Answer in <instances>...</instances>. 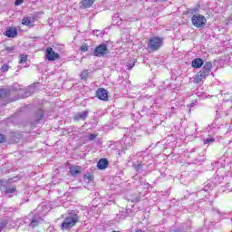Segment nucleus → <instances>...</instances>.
Returning a JSON list of instances; mask_svg holds the SVG:
<instances>
[{"label": "nucleus", "mask_w": 232, "mask_h": 232, "mask_svg": "<svg viewBox=\"0 0 232 232\" xmlns=\"http://www.w3.org/2000/svg\"><path fill=\"white\" fill-rule=\"evenodd\" d=\"M79 222V215L75 211L72 210L69 215L63 219L61 225V230L66 231V229H72L75 224Z\"/></svg>", "instance_id": "obj_1"}, {"label": "nucleus", "mask_w": 232, "mask_h": 232, "mask_svg": "<svg viewBox=\"0 0 232 232\" xmlns=\"http://www.w3.org/2000/svg\"><path fill=\"white\" fill-rule=\"evenodd\" d=\"M211 70H213V63L206 62L203 63V68L199 71L196 77L194 78V82L198 84V82H202L206 77H209V73H211Z\"/></svg>", "instance_id": "obj_2"}, {"label": "nucleus", "mask_w": 232, "mask_h": 232, "mask_svg": "<svg viewBox=\"0 0 232 232\" xmlns=\"http://www.w3.org/2000/svg\"><path fill=\"white\" fill-rule=\"evenodd\" d=\"M162 44H164V40L159 36H153L150 38L147 44V50L150 53L159 52L160 48H162Z\"/></svg>", "instance_id": "obj_3"}, {"label": "nucleus", "mask_w": 232, "mask_h": 232, "mask_svg": "<svg viewBox=\"0 0 232 232\" xmlns=\"http://www.w3.org/2000/svg\"><path fill=\"white\" fill-rule=\"evenodd\" d=\"M191 23L196 28H204L206 26V23H208V20L206 19V16L198 14L192 15Z\"/></svg>", "instance_id": "obj_4"}, {"label": "nucleus", "mask_w": 232, "mask_h": 232, "mask_svg": "<svg viewBox=\"0 0 232 232\" xmlns=\"http://www.w3.org/2000/svg\"><path fill=\"white\" fill-rule=\"evenodd\" d=\"M110 53V50L108 49V45L105 44H101L96 46L93 50L94 57H104Z\"/></svg>", "instance_id": "obj_5"}, {"label": "nucleus", "mask_w": 232, "mask_h": 232, "mask_svg": "<svg viewBox=\"0 0 232 232\" xmlns=\"http://www.w3.org/2000/svg\"><path fill=\"white\" fill-rule=\"evenodd\" d=\"M42 222H44V219H43L41 214H37V210H34L29 224V227H37V226H39Z\"/></svg>", "instance_id": "obj_6"}, {"label": "nucleus", "mask_w": 232, "mask_h": 232, "mask_svg": "<svg viewBox=\"0 0 232 232\" xmlns=\"http://www.w3.org/2000/svg\"><path fill=\"white\" fill-rule=\"evenodd\" d=\"M43 117H44V111L38 109L33 115V121H31L32 126L39 124L40 121L43 120Z\"/></svg>", "instance_id": "obj_7"}, {"label": "nucleus", "mask_w": 232, "mask_h": 232, "mask_svg": "<svg viewBox=\"0 0 232 232\" xmlns=\"http://www.w3.org/2000/svg\"><path fill=\"white\" fill-rule=\"evenodd\" d=\"M45 57L47 61H57L59 59V53L53 52L52 47H48L45 51Z\"/></svg>", "instance_id": "obj_8"}, {"label": "nucleus", "mask_w": 232, "mask_h": 232, "mask_svg": "<svg viewBox=\"0 0 232 232\" xmlns=\"http://www.w3.org/2000/svg\"><path fill=\"white\" fill-rule=\"evenodd\" d=\"M82 173V167L77 165H72L69 168V174L71 177H79Z\"/></svg>", "instance_id": "obj_9"}, {"label": "nucleus", "mask_w": 232, "mask_h": 232, "mask_svg": "<svg viewBox=\"0 0 232 232\" xmlns=\"http://www.w3.org/2000/svg\"><path fill=\"white\" fill-rule=\"evenodd\" d=\"M4 35H5V37H9V39H15V37H17V28L8 26L4 33Z\"/></svg>", "instance_id": "obj_10"}, {"label": "nucleus", "mask_w": 232, "mask_h": 232, "mask_svg": "<svg viewBox=\"0 0 232 232\" xmlns=\"http://www.w3.org/2000/svg\"><path fill=\"white\" fill-rule=\"evenodd\" d=\"M96 97L100 101H108V91L104 88H99L96 91Z\"/></svg>", "instance_id": "obj_11"}, {"label": "nucleus", "mask_w": 232, "mask_h": 232, "mask_svg": "<svg viewBox=\"0 0 232 232\" xmlns=\"http://www.w3.org/2000/svg\"><path fill=\"white\" fill-rule=\"evenodd\" d=\"M109 161L106 158H102L97 163L98 169H106L108 168Z\"/></svg>", "instance_id": "obj_12"}, {"label": "nucleus", "mask_w": 232, "mask_h": 232, "mask_svg": "<svg viewBox=\"0 0 232 232\" xmlns=\"http://www.w3.org/2000/svg\"><path fill=\"white\" fill-rule=\"evenodd\" d=\"M191 66L196 69L202 68V66H204V60L201 58H196L192 61Z\"/></svg>", "instance_id": "obj_13"}, {"label": "nucleus", "mask_w": 232, "mask_h": 232, "mask_svg": "<svg viewBox=\"0 0 232 232\" xmlns=\"http://www.w3.org/2000/svg\"><path fill=\"white\" fill-rule=\"evenodd\" d=\"M73 119L74 121H86V119H88V111L78 112Z\"/></svg>", "instance_id": "obj_14"}, {"label": "nucleus", "mask_w": 232, "mask_h": 232, "mask_svg": "<svg viewBox=\"0 0 232 232\" xmlns=\"http://www.w3.org/2000/svg\"><path fill=\"white\" fill-rule=\"evenodd\" d=\"M80 8H90L93 5V0H82Z\"/></svg>", "instance_id": "obj_15"}, {"label": "nucleus", "mask_w": 232, "mask_h": 232, "mask_svg": "<svg viewBox=\"0 0 232 232\" xmlns=\"http://www.w3.org/2000/svg\"><path fill=\"white\" fill-rule=\"evenodd\" d=\"M95 176H93V174H92L91 172H87L83 175V180H85V182H93Z\"/></svg>", "instance_id": "obj_16"}, {"label": "nucleus", "mask_w": 232, "mask_h": 232, "mask_svg": "<svg viewBox=\"0 0 232 232\" xmlns=\"http://www.w3.org/2000/svg\"><path fill=\"white\" fill-rule=\"evenodd\" d=\"M135 63H137V59L132 58L131 60H129L126 62L127 70H132L133 66H135Z\"/></svg>", "instance_id": "obj_17"}, {"label": "nucleus", "mask_w": 232, "mask_h": 232, "mask_svg": "<svg viewBox=\"0 0 232 232\" xmlns=\"http://www.w3.org/2000/svg\"><path fill=\"white\" fill-rule=\"evenodd\" d=\"M10 96V91L8 89H0V99H6Z\"/></svg>", "instance_id": "obj_18"}, {"label": "nucleus", "mask_w": 232, "mask_h": 232, "mask_svg": "<svg viewBox=\"0 0 232 232\" xmlns=\"http://www.w3.org/2000/svg\"><path fill=\"white\" fill-rule=\"evenodd\" d=\"M7 188H8V181L0 180V191H3L4 193H5Z\"/></svg>", "instance_id": "obj_19"}, {"label": "nucleus", "mask_w": 232, "mask_h": 232, "mask_svg": "<svg viewBox=\"0 0 232 232\" xmlns=\"http://www.w3.org/2000/svg\"><path fill=\"white\" fill-rule=\"evenodd\" d=\"M82 81H88V77H90V71L84 70L80 75Z\"/></svg>", "instance_id": "obj_20"}, {"label": "nucleus", "mask_w": 232, "mask_h": 232, "mask_svg": "<svg viewBox=\"0 0 232 232\" xmlns=\"http://www.w3.org/2000/svg\"><path fill=\"white\" fill-rule=\"evenodd\" d=\"M35 92V85H31L28 89V92H24V97H30V95H32V93H34Z\"/></svg>", "instance_id": "obj_21"}, {"label": "nucleus", "mask_w": 232, "mask_h": 232, "mask_svg": "<svg viewBox=\"0 0 232 232\" xmlns=\"http://www.w3.org/2000/svg\"><path fill=\"white\" fill-rule=\"evenodd\" d=\"M133 168H134L136 172L142 173L143 168H144V164L139 163L138 165H134Z\"/></svg>", "instance_id": "obj_22"}, {"label": "nucleus", "mask_w": 232, "mask_h": 232, "mask_svg": "<svg viewBox=\"0 0 232 232\" xmlns=\"http://www.w3.org/2000/svg\"><path fill=\"white\" fill-rule=\"evenodd\" d=\"M22 24H24L25 26H30V24H32V18H30V17L23 18Z\"/></svg>", "instance_id": "obj_23"}, {"label": "nucleus", "mask_w": 232, "mask_h": 232, "mask_svg": "<svg viewBox=\"0 0 232 232\" xmlns=\"http://www.w3.org/2000/svg\"><path fill=\"white\" fill-rule=\"evenodd\" d=\"M16 189H17V188L15 186H13L12 188L7 187L5 193V195H10V194L14 193Z\"/></svg>", "instance_id": "obj_24"}, {"label": "nucleus", "mask_w": 232, "mask_h": 232, "mask_svg": "<svg viewBox=\"0 0 232 232\" xmlns=\"http://www.w3.org/2000/svg\"><path fill=\"white\" fill-rule=\"evenodd\" d=\"M26 61H28V55L20 54V61H19L20 64L26 63Z\"/></svg>", "instance_id": "obj_25"}, {"label": "nucleus", "mask_w": 232, "mask_h": 232, "mask_svg": "<svg viewBox=\"0 0 232 232\" xmlns=\"http://www.w3.org/2000/svg\"><path fill=\"white\" fill-rule=\"evenodd\" d=\"M89 48L88 44L83 43L81 46V52H88Z\"/></svg>", "instance_id": "obj_26"}, {"label": "nucleus", "mask_w": 232, "mask_h": 232, "mask_svg": "<svg viewBox=\"0 0 232 232\" xmlns=\"http://www.w3.org/2000/svg\"><path fill=\"white\" fill-rule=\"evenodd\" d=\"M8 70H10V66L7 63H4L1 67V72H8Z\"/></svg>", "instance_id": "obj_27"}, {"label": "nucleus", "mask_w": 232, "mask_h": 232, "mask_svg": "<svg viewBox=\"0 0 232 232\" xmlns=\"http://www.w3.org/2000/svg\"><path fill=\"white\" fill-rule=\"evenodd\" d=\"M215 142L214 138H207L204 140V144H213Z\"/></svg>", "instance_id": "obj_28"}, {"label": "nucleus", "mask_w": 232, "mask_h": 232, "mask_svg": "<svg viewBox=\"0 0 232 232\" xmlns=\"http://www.w3.org/2000/svg\"><path fill=\"white\" fill-rule=\"evenodd\" d=\"M93 35H96V37H102V31L101 30H94L92 31Z\"/></svg>", "instance_id": "obj_29"}, {"label": "nucleus", "mask_w": 232, "mask_h": 232, "mask_svg": "<svg viewBox=\"0 0 232 232\" xmlns=\"http://www.w3.org/2000/svg\"><path fill=\"white\" fill-rule=\"evenodd\" d=\"M7 225H8V222L6 221L0 222V232L3 231V229H5V227H6Z\"/></svg>", "instance_id": "obj_30"}, {"label": "nucleus", "mask_w": 232, "mask_h": 232, "mask_svg": "<svg viewBox=\"0 0 232 232\" xmlns=\"http://www.w3.org/2000/svg\"><path fill=\"white\" fill-rule=\"evenodd\" d=\"M198 12V8H190L188 9V14H191L192 15H195Z\"/></svg>", "instance_id": "obj_31"}, {"label": "nucleus", "mask_w": 232, "mask_h": 232, "mask_svg": "<svg viewBox=\"0 0 232 232\" xmlns=\"http://www.w3.org/2000/svg\"><path fill=\"white\" fill-rule=\"evenodd\" d=\"M95 139H97V135H95L94 133H91L88 136V140H95Z\"/></svg>", "instance_id": "obj_32"}, {"label": "nucleus", "mask_w": 232, "mask_h": 232, "mask_svg": "<svg viewBox=\"0 0 232 232\" xmlns=\"http://www.w3.org/2000/svg\"><path fill=\"white\" fill-rule=\"evenodd\" d=\"M3 142H6V136L0 134V144H3Z\"/></svg>", "instance_id": "obj_33"}, {"label": "nucleus", "mask_w": 232, "mask_h": 232, "mask_svg": "<svg viewBox=\"0 0 232 232\" xmlns=\"http://www.w3.org/2000/svg\"><path fill=\"white\" fill-rule=\"evenodd\" d=\"M118 217L120 218H122V219H124V218H126V217H128V214L127 213H120V214H118Z\"/></svg>", "instance_id": "obj_34"}, {"label": "nucleus", "mask_w": 232, "mask_h": 232, "mask_svg": "<svg viewBox=\"0 0 232 232\" xmlns=\"http://www.w3.org/2000/svg\"><path fill=\"white\" fill-rule=\"evenodd\" d=\"M23 1L24 0H15L14 2L15 6H19V5H23Z\"/></svg>", "instance_id": "obj_35"}, {"label": "nucleus", "mask_w": 232, "mask_h": 232, "mask_svg": "<svg viewBox=\"0 0 232 232\" xmlns=\"http://www.w3.org/2000/svg\"><path fill=\"white\" fill-rule=\"evenodd\" d=\"M14 50H15L14 47H5L6 52H14Z\"/></svg>", "instance_id": "obj_36"}, {"label": "nucleus", "mask_w": 232, "mask_h": 232, "mask_svg": "<svg viewBox=\"0 0 232 232\" xmlns=\"http://www.w3.org/2000/svg\"><path fill=\"white\" fill-rule=\"evenodd\" d=\"M140 198H135L132 199V202H140Z\"/></svg>", "instance_id": "obj_37"}, {"label": "nucleus", "mask_w": 232, "mask_h": 232, "mask_svg": "<svg viewBox=\"0 0 232 232\" xmlns=\"http://www.w3.org/2000/svg\"><path fill=\"white\" fill-rule=\"evenodd\" d=\"M131 148V142H129L128 145L126 146V150H130Z\"/></svg>", "instance_id": "obj_38"}, {"label": "nucleus", "mask_w": 232, "mask_h": 232, "mask_svg": "<svg viewBox=\"0 0 232 232\" xmlns=\"http://www.w3.org/2000/svg\"><path fill=\"white\" fill-rule=\"evenodd\" d=\"M169 232H182V230L180 228H178L176 230H170Z\"/></svg>", "instance_id": "obj_39"}, {"label": "nucleus", "mask_w": 232, "mask_h": 232, "mask_svg": "<svg viewBox=\"0 0 232 232\" xmlns=\"http://www.w3.org/2000/svg\"><path fill=\"white\" fill-rule=\"evenodd\" d=\"M136 232H144L142 229H138Z\"/></svg>", "instance_id": "obj_40"}, {"label": "nucleus", "mask_w": 232, "mask_h": 232, "mask_svg": "<svg viewBox=\"0 0 232 232\" xmlns=\"http://www.w3.org/2000/svg\"><path fill=\"white\" fill-rule=\"evenodd\" d=\"M190 106H191V108H193V106H195V103H191Z\"/></svg>", "instance_id": "obj_41"}]
</instances>
